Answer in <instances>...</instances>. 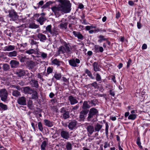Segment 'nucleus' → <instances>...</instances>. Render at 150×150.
Here are the masks:
<instances>
[{"instance_id":"obj_51","label":"nucleus","mask_w":150,"mask_h":150,"mask_svg":"<svg viewBox=\"0 0 150 150\" xmlns=\"http://www.w3.org/2000/svg\"><path fill=\"white\" fill-rule=\"evenodd\" d=\"M38 129L41 132H43V128L42 127V123L40 122H39L38 123Z\"/></svg>"},{"instance_id":"obj_48","label":"nucleus","mask_w":150,"mask_h":150,"mask_svg":"<svg viewBox=\"0 0 150 150\" xmlns=\"http://www.w3.org/2000/svg\"><path fill=\"white\" fill-rule=\"evenodd\" d=\"M137 115L134 114H130L128 117V119L129 120H134L136 118Z\"/></svg>"},{"instance_id":"obj_50","label":"nucleus","mask_w":150,"mask_h":150,"mask_svg":"<svg viewBox=\"0 0 150 150\" xmlns=\"http://www.w3.org/2000/svg\"><path fill=\"white\" fill-rule=\"evenodd\" d=\"M18 59L21 62H24L26 59V57L25 56H18Z\"/></svg>"},{"instance_id":"obj_17","label":"nucleus","mask_w":150,"mask_h":150,"mask_svg":"<svg viewBox=\"0 0 150 150\" xmlns=\"http://www.w3.org/2000/svg\"><path fill=\"white\" fill-rule=\"evenodd\" d=\"M94 49L96 53L102 52L104 51V49L102 47H100L98 45H95L94 46Z\"/></svg>"},{"instance_id":"obj_15","label":"nucleus","mask_w":150,"mask_h":150,"mask_svg":"<svg viewBox=\"0 0 150 150\" xmlns=\"http://www.w3.org/2000/svg\"><path fill=\"white\" fill-rule=\"evenodd\" d=\"M33 90V89L29 86H26L23 87V91L25 94H31Z\"/></svg>"},{"instance_id":"obj_6","label":"nucleus","mask_w":150,"mask_h":150,"mask_svg":"<svg viewBox=\"0 0 150 150\" xmlns=\"http://www.w3.org/2000/svg\"><path fill=\"white\" fill-rule=\"evenodd\" d=\"M80 60L78 58H73L69 60V65L73 67H78L79 66L78 64L80 63Z\"/></svg>"},{"instance_id":"obj_57","label":"nucleus","mask_w":150,"mask_h":150,"mask_svg":"<svg viewBox=\"0 0 150 150\" xmlns=\"http://www.w3.org/2000/svg\"><path fill=\"white\" fill-rule=\"evenodd\" d=\"M52 71L53 69L50 67H49L47 68V71L48 74H50L52 73Z\"/></svg>"},{"instance_id":"obj_4","label":"nucleus","mask_w":150,"mask_h":150,"mask_svg":"<svg viewBox=\"0 0 150 150\" xmlns=\"http://www.w3.org/2000/svg\"><path fill=\"white\" fill-rule=\"evenodd\" d=\"M8 93L7 90L5 88L1 89L0 90V98L1 100L6 102L7 100Z\"/></svg>"},{"instance_id":"obj_60","label":"nucleus","mask_w":150,"mask_h":150,"mask_svg":"<svg viewBox=\"0 0 150 150\" xmlns=\"http://www.w3.org/2000/svg\"><path fill=\"white\" fill-rule=\"evenodd\" d=\"M136 143L138 146L141 145V142L140 141V139L139 137H138L137 138L136 141Z\"/></svg>"},{"instance_id":"obj_42","label":"nucleus","mask_w":150,"mask_h":150,"mask_svg":"<svg viewBox=\"0 0 150 150\" xmlns=\"http://www.w3.org/2000/svg\"><path fill=\"white\" fill-rule=\"evenodd\" d=\"M36 52L33 49H31L29 50H26L25 51L26 53L28 54H36Z\"/></svg>"},{"instance_id":"obj_19","label":"nucleus","mask_w":150,"mask_h":150,"mask_svg":"<svg viewBox=\"0 0 150 150\" xmlns=\"http://www.w3.org/2000/svg\"><path fill=\"white\" fill-rule=\"evenodd\" d=\"M10 64L12 68H16L18 66L19 62L18 61L12 60L10 61Z\"/></svg>"},{"instance_id":"obj_61","label":"nucleus","mask_w":150,"mask_h":150,"mask_svg":"<svg viewBox=\"0 0 150 150\" xmlns=\"http://www.w3.org/2000/svg\"><path fill=\"white\" fill-rule=\"evenodd\" d=\"M132 62V60L131 59H129L128 61L127 62V68H128L130 65L131 63Z\"/></svg>"},{"instance_id":"obj_2","label":"nucleus","mask_w":150,"mask_h":150,"mask_svg":"<svg viewBox=\"0 0 150 150\" xmlns=\"http://www.w3.org/2000/svg\"><path fill=\"white\" fill-rule=\"evenodd\" d=\"M60 4L57 6L58 9H70L71 4L69 1L67 0H58Z\"/></svg>"},{"instance_id":"obj_53","label":"nucleus","mask_w":150,"mask_h":150,"mask_svg":"<svg viewBox=\"0 0 150 150\" xmlns=\"http://www.w3.org/2000/svg\"><path fill=\"white\" fill-rule=\"evenodd\" d=\"M80 21H81L82 23L83 24L87 25L88 23L86 21L83 15L81 17V20H80Z\"/></svg>"},{"instance_id":"obj_9","label":"nucleus","mask_w":150,"mask_h":150,"mask_svg":"<svg viewBox=\"0 0 150 150\" xmlns=\"http://www.w3.org/2000/svg\"><path fill=\"white\" fill-rule=\"evenodd\" d=\"M9 15L10 17L13 19H16L17 18L18 15L17 13L14 10H9Z\"/></svg>"},{"instance_id":"obj_59","label":"nucleus","mask_w":150,"mask_h":150,"mask_svg":"<svg viewBox=\"0 0 150 150\" xmlns=\"http://www.w3.org/2000/svg\"><path fill=\"white\" fill-rule=\"evenodd\" d=\"M109 94L111 96L114 97L115 96V91L112 90H110L109 91Z\"/></svg>"},{"instance_id":"obj_49","label":"nucleus","mask_w":150,"mask_h":150,"mask_svg":"<svg viewBox=\"0 0 150 150\" xmlns=\"http://www.w3.org/2000/svg\"><path fill=\"white\" fill-rule=\"evenodd\" d=\"M66 147L67 150H71L72 149V144L70 142H68L67 143Z\"/></svg>"},{"instance_id":"obj_24","label":"nucleus","mask_w":150,"mask_h":150,"mask_svg":"<svg viewBox=\"0 0 150 150\" xmlns=\"http://www.w3.org/2000/svg\"><path fill=\"white\" fill-rule=\"evenodd\" d=\"M62 63V62L59 61L57 59H55L52 61V64L57 65V66H59Z\"/></svg>"},{"instance_id":"obj_34","label":"nucleus","mask_w":150,"mask_h":150,"mask_svg":"<svg viewBox=\"0 0 150 150\" xmlns=\"http://www.w3.org/2000/svg\"><path fill=\"white\" fill-rule=\"evenodd\" d=\"M31 84L33 85L32 86L36 88H38L39 87L38 81L35 80H31Z\"/></svg>"},{"instance_id":"obj_29","label":"nucleus","mask_w":150,"mask_h":150,"mask_svg":"<svg viewBox=\"0 0 150 150\" xmlns=\"http://www.w3.org/2000/svg\"><path fill=\"white\" fill-rule=\"evenodd\" d=\"M8 109V106L2 103H0V110H1L6 111Z\"/></svg>"},{"instance_id":"obj_46","label":"nucleus","mask_w":150,"mask_h":150,"mask_svg":"<svg viewBox=\"0 0 150 150\" xmlns=\"http://www.w3.org/2000/svg\"><path fill=\"white\" fill-rule=\"evenodd\" d=\"M64 45L65 47L66 52L69 53L71 50L68 45L66 42H65L64 44Z\"/></svg>"},{"instance_id":"obj_5","label":"nucleus","mask_w":150,"mask_h":150,"mask_svg":"<svg viewBox=\"0 0 150 150\" xmlns=\"http://www.w3.org/2000/svg\"><path fill=\"white\" fill-rule=\"evenodd\" d=\"M60 112L61 115V118L64 119H67L69 117V112L65 108L63 107L61 108Z\"/></svg>"},{"instance_id":"obj_56","label":"nucleus","mask_w":150,"mask_h":150,"mask_svg":"<svg viewBox=\"0 0 150 150\" xmlns=\"http://www.w3.org/2000/svg\"><path fill=\"white\" fill-rule=\"evenodd\" d=\"M52 26L51 25H48L46 28V30L49 33H50L52 29H51Z\"/></svg>"},{"instance_id":"obj_14","label":"nucleus","mask_w":150,"mask_h":150,"mask_svg":"<svg viewBox=\"0 0 150 150\" xmlns=\"http://www.w3.org/2000/svg\"><path fill=\"white\" fill-rule=\"evenodd\" d=\"M36 54L38 56V57H41L42 59H45L47 58V54L43 52L40 51H37Z\"/></svg>"},{"instance_id":"obj_16","label":"nucleus","mask_w":150,"mask_h":150,"mask_svg":"<svg viewBox=\"0 0 150 150\" xmlns=\"http://www.w3.org/2000/svg\"><path fill=\"white\" fill-rule=\"evenodd\" d=\"M60 33L59 29L55 28H53L52 29L50 34L53 36L56 37L57 35L59 34Z\"/></svg>"},{"instance_id":"obj_8","label":"nucleus","mask_w":150,"mask_h":150,"mask_svg":"<svg viewBox=\"0 0 150 150\" xmlns=\"http://www.w3.org/2000/svg\"><path fill=\"white\" fill-rule=\"evenodd\" d=\"M26 98L22 96L19 98L17 100L18 103L21 105H25L26 104Z\"/></svg>"},{"instance_id":"obj_58","label":"nucleus","mask_w":150,"mask_h":150,"mask_svg":"<svg viewBox=\"0 0 150 150\" xmlns=\"http://www.w3.org/2000/svg\"><path fill=\"white\" fill-rule=\"evenodd\" d=\"M79 118L80 120L84 121L85 119V115L81 114L80 112Z\"/></svg>"},{"instance_id":"obj_45","label":"nucleus","mask_w":150,"mask_h":150,"mask_svg":"<svg viewBox=\"0 0 150 150\" xmlns=\"http://www.w3.org/2000/svg\"><path fill=\"white\" fill-rule=\"evenodd\" d=\"M103 121L105 122V121L104 120ZM104 122L105 123V133L106 135L107 136L108 134L109 126L107 122Z\"/></svg>"},{"instance_id":"obj_36","label":"nucleus","mask_w":150,"mask_h":150,"mask_svg":"<svg viewBox=\"0 0 150 150\" xmlns=\"http://www.w3.org/2000/svg\"><path fill=\"white\" fill-rule=\"evenodd\" d=\"M85 72L86 74H87L88 76L91 79H94V77L92 76V74L91 72L87 69H86L85 71Z\"/></svg>"},{"instance_id":"obj_31","label":"nucleus","mask_w":150,"mask_h":150,"mask_svg":"<svg viewBox=\"0 0 150 150\" xmlns=\"http://www.w3.org/2000/svg\"><path fill=\"white\" fill-rule=\"evenodd\" d=\"M98 102L96 99H93L88 101V102L91 107L95 106L97 103Z\"/></svg>"},{"instance_id":"obj_44","label":"nucleus","mask_w":150,"mask_h":150,"mask_svg":"<svg viewBox=\"0 0 150 150\" xmlns=\"http://www.w3.org/2000/svg\"><path fill=\"white\" fill-rule=\"evenodd\" d=\"M99 39L98 40L99 42L101 43L103 41H106L107 40V38H105L104 36L102 35H100L98 37Z\"/></svg>"},{"instance_id":"obj_63","label":"nucleus","mask_w":150,"mask_h":150,"mask_svg":"<svg viewBox=\"0 0 150 150\" xmlns=\"http://www.w3.org/2000/svg\"><path fill=\"white\" fill-rule=\"evenodd\" d=\"M137 27L139 29H141L142 27V25L141 24L140 21L137 23Z\"/></svg>"},{"instance_id":"obj_20","label":"nucleus","mask_w":150,"mask_h":150,"mask_svg":"<svg viewBox=\"0 0 150 150\" xmlns=\"http://www.w3.org/2000/svg\"><path fill=\"white\" fill-rule=\"evenodd\" d=\"M92 66L93 67V70L95 72L100 71L101 70L99 67L98 62H95L93 63Z\"/></svg>"},{"instance_id":"obj_21","label":"nucleus","mask_w":150,"mask_h":150,"mask_svg":"<svg viewBox=\"0 0 150 150\" xmlns=\"http://www.w3.org/2000/svg\"><path fill=\"white\" fill-rule=\"evenodd\" d=\"M93 75L96 76L95 79L96 81L98 82L99 83H101L102 82V80L100 75L98 73H96L95 72L93 73Z\"/></svg>"},{"instance_id":"obj_33","label":"nucleus","mask_w":150,"mask_h":150,"mask_svg":"<svg viewBox=\"0 0 150 150\" xmlns=\"http://www.w3.org/2000/svg\"><path fill=\"white\" fill-rule=\"evenodd\" d=\"M58 52L59 54L66 52L65 48L63 46H61L59 48Z\"/></svg>"},{"instance_id":"obj_30","label":"nucleus","mask_w":150,"mask_h":150,"mask_svg":"<svg viewBox=\"0 0 150 150\" xmlns=\"http://www.w3.org/2000/svg\"><path fill=\"white\" fill-rule=\"evenodd\" d=\"M15 49V46L13 45H10L6 46L4 48V51H10Z\"/></svg>"},{"instance_id":"obj_52","label":"nucleus","mask_w":150,"mask_h":150,"mask_svg":"<svg viewBox=\"0 0 150 150\" xmlns=\"http://www.w3.org/2000/svg\"><path fill=\"white\" fill-rule=\"evenodd\" d=\"M29 42L31 45H36L37 47L38 46V43H39L37 42L33 39H30L29 40Z\"/></svg>"},{"instance_id":"obj_47","label":"nucleus","mask_w":150,"mask_h":150,"mask_svg":"<svg viewBox=\"0 0 150 150\" xmlns=\"http://www.w3.org/2000/svg\"><path fill=\"white\" fill-rule=\"evenodd\" d=\"M89 110L86 109H82V110L80 112L81 113L84 115H86L89 112Z\"/></svg>"},{"instance_id":"obj_39","label":"nucleus","mask_w":150,"mask_h":150,"mask_svg":"<svg viewBox=\"0 0 150 150\" xmlns=\"http://www.w3.org/2000/svg\"><path fill=\"white\" fill-rule=\"evenodd\" d=\"M53 3L52 1H49L47 2L45 4H44L41 8L43 9H45L48 8L50 5Z\"/></svg>"},{"instance_id":"obj_43","label":"nucleus","mask_w":150,"mask_h":150,"mask_svg":"<svg viewBox=\"0 0 150 150\" xmlns=\"http://www.w3.org/2000/svg\"><path fill=\"white\" fill-rule=\"evenodd\" d=\"M17 54V52L16 51H14L13 52H8V55L10 57H16Z\"/></svg>"},{"instance_id":"obj_62","label":"nucleus","mask_w":150,"mask_h":150,"mask_svg":"<svg viewBox=\"0 0 150 150\" xmlns=\"http://www.w3.org/2000/svg\"><path fill=\"white\" fill-rule=\"evenodd\" d=\"M104 148L106 149L108 147H110V144L109 143H108L107 142H105L104 143Z\"/></svg>"},{"instance_id":"obj_32","label":"nucleus","mask_w":150,"mask_h":150,"mask_svg":"<svg viewBox=\"0 0 150 150\" xmlns=\"http://www.w3.org/2000/svg\"><path fill=\"white\" fill-rule=\"evenodd\" d=\"M48 142L45 140L42 142L40 146L41 150H45V147L47 145Z\"/></svg>"},{"instance_id":"obj_54","label":"nucleus","mask_w":150,"mask_h":150,"mask_svg":"<svg viewBox=\"0 0 150 150\" xmlns=\"http://www.w3.org/2000/svg\"><path fill=\"white\" fill-rule=\"evenodd\" d=\"M10 69L9 65L7 64H4L3 65V69L5 71H7Z\"/></svg>"},{"instance_id":"obj_55","label":"nucleus","mask_w":150,"mask_h":150,"mask_svg":"<svg viewBox=\"0 0 150 150\" xmlns=\"http://www.w3.org/2000/svg\"><path fill=\"white\" fill-rule=\"evenodd\" d=\"M5 33L9 37H11L12 34L11 31L8 30H6Z\"/></svg>"},{"instance_id":"obj_26","label":"nucleus","mask_w":150,"mask_h":150,"mask_svg":"<svg viewBox=\"0 0 150 150\" xmlns=\"http://www.w3.org/2000/svg\"><path fill=\"white\" fill-rule=\"evenodd\" d=\"M103 125L98 123L96 124L94 127L95 132H98L100 129L102 128Z\"/></svg>"},{"instance_id":"obj_64","label":"nucleus","mask_w":150,"mask_h":150,"mask_svg":"<svg viewBox=\"0 0 150 150\" xmlns=\"http://www.w3.org/2000/svg\"><path fill=\"white\" fill-rule=\"evenodd\" d=\"M79 104H77V105L73 107L72 108V110H76L79 108Z\"/></svg>"},{"instance_id":"obj_18","label":"nucleus","mask_w":150,"mask_h":150,"mask_svg":"<svg viewBox=\"0 0 150 150\" xmlns=\"http://www.w3.org/2000/svg\"><path fill=\"white\" fill-rule=\"evenodd\" d=\"M86 129L90 135H91L93 132H95L94 127L92 125H88L86 128Z\"/></svg>"},{"instance_id":"obj_41","label":"nucleus","mask_w":150,"mask_h":150,"mask_svg":"<svg viewBox=\"0 0 150 150\" xmlns=\"http://www.w3.org/2000/svg\"><path fill=\"white\" fill-rule=\"evenodd\" d=\"M88 85H91L95 89H98L99 87V84L97 83L96 81H94L92 83L89 84Z\"/></svg>"},{"instance_id":"obj_22","label":"nucleus","mask_w":150,"mask_h":150,"mask_svg":"<svg viewBox=\"0 0 150 150\" xmlns=\"http://www.w3.org/2000/svg\"><path fill=\"white\" fill-rule=\"evenodd\" d=\"M38 98V92L33 90L32 91L31 98L33 100H37Z\"/></svg>"},{"instance_id":"obj_3","label":"nucleus","mask_w":150,"mask_h":150,"mask_svg":"<svg viewBox=\"0 0 150 150\" xmlns=\"http://www.w3.org/2000/svg\"><path fill=\"white\" fill-rule=\"evenodd\" d=\"M26 66L31 71L34 72L37 69V63L32 60L28 61L26 62Z\"/></svg>"},{"instance_id":"obj_13","label":"nucleus","mask_w":150,"mask_h":150,"mask_svg":"<svg viewBox=\"0 0 150 150\" xmlns=\"http://www.w3.org/2000/svg\"><path fill=\"white\" fill-rule=\"evenodd\" d=\"M73 33L75 37H77L79 39L81 40L84 39L83 36L82 34L79 32L73 31Z\"/></svg>"},{"instance_id":"obj_37","label":"nucleus","mask_w":150,"mask_h":150,"mask_svg":"<svg viewBox=\"0 0 150 150\" xmlns=\"http://www.w3.org/2000/svg\"><path fill=\"white\" fill-rule=\"evenodd\" d=\"M57 80H59L62 77L61 74L59 73L56 72L53 76Z\"/></svg>"},{"instance_id":"obj_12","label":"nucleus","mask_w":150,"mask_h":150,"mask_svg":"<svg viewBox=\"0 0 150 150\" xmlns=\"http://www.w3.org/2000/svg\"><path fill=\"white\" fill-rule=\"evenodd\" d=\"M37 37L40 41L42 42H45L47 39L45 35L41 33L38 34Z\"/></svg>"},{"instance_id":"obj_38","label":"nucleus","mask_w":150,"mask_h":150,"mask_svg":"<svg viewBox=\"0 0 150 150\" xmlns=\"http://www.w3.org/2000/svg\"><path fill=\"white\" fill-rule=\"evenodd\" d=\"M46 20V19L44 18L43 16H40L37 20V21L40 23L41 25L43 24V22H44Z\"/></svg>"},{"instance_id":"obj_35","label":"nucleus","mask_w":150,"mask_h":150,"mask_svg":"<svg viewBox=\"0 0 150 150\" xmlns=\"http://www.w3.org/2000/svg\"><path fill=\"white\" fill-rule=\"evenodd\" d=\"M12 95L13 96L18 97L21 95L20 92L18 91L17 90H13L12 92Z\"/></svg>"},{"instance_id":"obj_10","label":"nucleus","mask_w":150,"mask_h":150,"mask_svg":"<svg viewBox=\"0 0 150 150\" xmlns=\"http://www.w3.org/2000/svg\"><path fill=\"white\" fill-rule=\"evenodd\" d=\"M70 103L71 105H74L78 103V101L76 98V97H74L72 95L70 96L68 98Z\"/></svg>"},{"instance_id":"obj_11","label":"nucleus","mask_w":150,"mask_h":150,"mask_svg":"<svg viewBox=\"0 0 150 150\" xmlns=\"http://www.w3.org/2000/svg\"><path fill=\"white\" fill-rule=\"evenodd\" d=\"M60 135L63 138L67 139L69 138V134L67 131L64 130L60 132Z\"/></svg>"},{"instance_id":"obj_27","label":"nucleus","mask_w":150,"mask_h":150,"mask_svg":"<svg viewBox=\"0 0 150 150\" xmlns=\"http://www.w3.org/2000/svg\"><path fill=\"white\" fill-rule=\"evenodd\" d=\"M68 24L67 22L62 23H60L59 26L61 29L66 30L67 28Z\"/></svg>"},{"instance_id":"obj_40","label":"nucleus","mask_w":150,"mask_h":150,"mask_svg":"<svg viewBox=\"0 0 150 150\" xmlns=\"http://www.w3.org/2000/svg\"><path fill=\"white\" fill-rule=\"evenodd\" d=\"M28 28H32V29H36L38 28V26L35 24L33 23H30L29 25Z\"/></svg>"},{"instance_id":"obj_25","label":"nucleus","mask_w":150,"mask_h":150,"mask_svg":"<svg viewBox=\"0 0 150 150\" xmlns=\"http://www.w3.org/2000/svg\"><path fill=\"white\" fill-rule=\"evenodd\" d=\"M16 74L19 77H21L24 76L25 74L24 70L23 69H18L16 72Z\"/></svg>"},{"instance_id":"obj_7","label":"nucleus","mask_w":150,"mask_h":150,"mask_svg":"<svg viewBox=\"0 0 150 150\" xmlns=\"http://www.w3.org/2000/svg\"><path fill=\"white\" fill-rule=\"evenodd\" d=\"M77 124V122L75 120L70 122L69 124L68 127L69 129L72 130L76 128V126Z\"/></svg>"},{"instance_id":"obj_1","label":"nucleus","mask_w":150,"mask_h":150,"mask_svg":"<svg viewBox=\"0 0 150 150\" xmlns=\"http://www.w3.org/2000/svg\"><path fill=\"white\" fill-rule=\"evenodd\" d=\"M98 110L94 108H91L88 114L87 120L88 122H93L98 114Z\"/></svg>"},{"instance_id":"obj_28","label":"nucleus","mask_w":150,"mask_h":150,"mask_svg":"<svg viewBox=\"0 0 150 150\" xmlns=\"http://www.w3.org/2000/svg\"><path fill=\"white\" fill-rule=\"evenodd\" d=\"M88 101H84L82 106V109H88L91 107L90 105L88 103Z\"/></svg>"},{"instance_id":"obj_23","label":"nucleus","mask_w":150,"mask_h":150,"mask_svg":"<svg viewBox=\"0 0 150 150\" xmlns=\"http://www.w3.org/2000/svg\"><path fill=\"white\" fill-rule=\"evenodd\" d=\"M45 125L47 126L51 127L53 126L52 122L48 120L45 119L44 120Z\"/></svg>"}]
</instances>
